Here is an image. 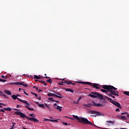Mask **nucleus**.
Masks as SVG:
<instances>
[{"mask_svg": "<svg viewBox=\"0 0 129 129\" xmlns=\"http://www.w3.org/2000/svg\"><path fill=\"white\" fill-rule=\"evenodd\" d=\"M47 82H48V83H52V81H47Z\"/></svg>", "mask_w": 129, "mask_h": 129, "instance_id": "obj_61", "label": "nucleus"}, {"mask_svg": "<svg viewBox=\"0 0 129 129\" xmlns=\"http://www.w3.org/2000/svg\"><path fill=\"white\" fill-rule=\"evenodd\" d=\"M36 104L39 106V107H41L42 108H43V109H45L46 107H45V105L44 104H40L38 102H36Z\"/></svg>", "mask_w": 129, "mask_h": 129, "instance_id": "obj_17", "label": "nucleus"}, {"mask_svg": "<svg viewBox=\"0 0 129 129\" xmlns=\"http://www.w3.org/2000/svg\"><path fill=\"white\" fill-rule=\"evenodd\" d=\"M47 108L49 109V111H52V110H53L51 107L48 106L47 107Z\"/></svg>", "mask_w": 129, "mask_h": 129, "instance_id": "obj_34", "label": "nucleus"}, {"mask_svg": "<svg viewBox=\"0 0 129 129\" xmlns=\"http://www.w3.org/2000/svg\"><path fill=\"white\" fill-rule=\"evenodd\" d=\"M23 129H27V128H26L25 127H23Z\"/></svg>", "mask_w": 129, "mask_h": 129, "instance_id": "obj_64", "label": "nucleus"}, {"mask_svg": "<svg viewBox=\"0 0 129 129\" xmlns=\"http://www.w3.org/2000/svg\"><path fill=\"white\" fill-rule=\"evenodd\" d=\"M44 120H46V121H48V120L49 121H50V120H52V119H47L46 118H44Z\"/></svg>", "mask_w": 129, "mask_h": 129, "instance_id": "obj_43", "label": "nucleus"}, {"mask_svg": "<svg viewBox=\"0 0 129 129\" xmlns=\"http://www.w3.org/2000/svg\"><path fill=\"white\" fill-rule=\"evenodd\" d=\"M59 85H70V84H73V85H75V83H73L72 82L70 81H64V82H59V83H58Z\"/></svg>", "mask_w": 129, "mask_h": 129, "instance_id": "obj_3", "label": "nucleus"}, {"mask_svg": "<svg viewBox=\"0 0 129 129\" xmlns=\"http://www.w3.org/2000/svg\"><path fill=\"white\" fill-rule=\"evenodd\" d=\"M75 103H76L77 104H78L79 103V101H77V102H75Z\"/></svg>", "mask_w": 129, "mask_h": 129, "instance_id": "obj_57", "label": "nucleus"}, {"mask_svg": "<svg viewBox=\"0 0 129 129\" xmlns=\"http://www.w3.org/2000/svg\"><path fill=\"white\" fill-rule=\"evenodd\" d=\"M5 109H1V110H0V111H1L2 112H5Z\"/></svg>", "mask_w": 129, "mask_h": 129, "instance_id": "obj_45", "label": "nucleus"}, {"mask_svg": "<svg viewBox=\"0 0 129 129\" xmlns=\"http://www.w3.org/2000/svg\"><path fill=\"white\" fill-rule=\"evenodd\" d=\"M53 92L54 93H55V94H56L57 95H58V94H60V93H57V92L54 91Z\"/></svg>", "mask_w": 129, "mask_h": 129, "instance_id": "obj_46", "label": "nucleus"}, {"mask_svg": "<svg viewBox=\"0 0 129 129\" xmlns=\"http://www.w3.org/2000/svg\"><path fill=\"white\" fill-rule=\"evenodd\" d=\"M24 94H26V95H29L27 93H26L25 91L24 92Z\"/></svg>", "mask_w": 129, "mask_h": 129, "instance_id": "obj_59", "label": "nucleus"}, {"mask_svg": "<svg viewBox=\"0 0 129 129\" xmlns=\"http://www.w3.org/2000/svg\"><path fill=\"white\" fill-rule=\"evenodd\" d=\"M64 117H66L67 118H70V117L68 116H65Z\"/></svg>", "mask_w": 129, "mask_h": 129, "instance_id": "obj_55", "label": "nucleus"}, {"mask_svg": "<svg viewBox=\"0 0 129 129\" xmlns=\"http://www.w3.org/2000/svg\"><path fill=\"white\" fill-rule=\"evenodd\" d=\"M14 128H15V127H13L12 126V127L10 128V129H14Z\"/></svg>", "mask_w": 129, "mask_h": 129, "instance_id": "obj_62", "label": "nucleus"}, {"mask_svg": "<svg viewBox=\"0 0 129 129\" xmlns=\"http://www.w3.org/2000/svg\"><path fill=\"white\" fill-rule=\"evenodd\" d=\"M69 119H72V120H74V118H72V117H70Z\"/></svg>", "mask_w": 129, "mask_h": 129, "instance_id": "obj_48", "label": "nucleus"}, {"mask_svg": "<svg viewBox=\"0 0 129 129\" xmlns=\"http://www.w3.org/2000/svg\"><path fill=\"white\" fill-rule=\"evenodd\" d=\"M15 114H16V115H20V117H21L22 118H24L25 117V118H27V119H28V120H31V121H33V122H39V120H38L37 119L33 117H29L26 116L25 113L22 112L16 111L15 112Z\"/></svg>", "mask_w": 129, "mask_h": 129, "instance_id": "obj_2", "label": "nucleus"}, {"mask_svg": "<svg viewBox=\"0 0 129 129\" xmlns=\"http://www.w3.org/2000/svg\"><path fill=\"white\" fill-rule=\"evenodd\" d=\"M12 127H15V125H16V122H12Z\"/></svg>", "mask_w": 129, "mask_h": 129, "instance_id": "obj_41", "label": "nucleus"}, {"mask_svg": "<svg viewBox=\"0 0 129 129\" xmlns=\"http://www.w3.org/2000/svg\"><path fill=\"white\" fill-rule=\"evenodd\" d=\"M39 82H41V83L44 84L45 86L47 85V83H45V81H39Z\"/></svg>", "mask_w": 129, "mask_h": 129, "instance_id": "obj_33", "label": "nucleus"}, {"mask_svg": "<svg viewBox=\"0 0 129 129\" xmlns=\"http://www.w3.org/2000/svg\"><path fill=\"white\" fill-rule=\"evenodd\" d=\"M3 105H4V106H6V104L3 103H0V107H3Z\"/></svg>", "mask_w": 129, "mask_h": 129, "instance_id": "obj_36", "label": "nucleus"}, {"mask_svg": "<svg viewBox=\"0 0 129 129\" xmlns=\"http://www.w3.org/2000/svg\"><path fill=\"white\" fill-rule=\"evenodd\" d=\"M101 87L103 88V89H106V90L109 91V90H110L109 87H110V86H108V85H102V86H101Z\"/></svg>", "mask_w": 129, "mask_h": 129, "instance_id": "obj_16", "label": "nucleus"}, {"mask_svg": "<svg viewBox=\"0 0 129 129\" xmlns=\"http://www.w3.org/2000/svg\"><path fill=\"white\" fill-rule=\"evenodd\" d=\"M0 81H7V80L0 79Z\"/></svg>", "mask_w": 129, "mask_h": 129, "instance_id": "obj_49", "label": "nucleus"}, {"mask_svg": "<svg viewBox=\"0 0 129 129\" xmlns=\"http://www.w3.org/2000/svg\"><path fill=\"white\" fill-rule=\"evenodd\" d=\"M54 102H57V103H59V101L55 100L53 101Z\"/></svg>", "mask_w": 129, "mask_h": 129, "instance_id": "obj_52", "label": "nucleus"}, {"mask_svg": "<svg viewBox=\"0 0 129 129\" xmlns=\"http://www.w3.org/2000/svg\"><path fill=\"white\" fill-rule=\"evenodd\" d=\"M40 75H39L38 76L37 75H34L33 76H28V77H29V79H41V77H40Z\"/></svg>", "mask_w": 129, "mask_h": 129, "instance_id": "obj_12", "label": "nucleus"}, {"mask_svg": "<svg viewBox=\"0 0 129 129\" xmlns=\"http://www.w3.org/2000/svg\"><path fill=\"white\" fill-rule=\"evenodd\" d=\"M116 111H119V108H117L115 110Z\"/></svg>", "mask_w": 129, "mask_h": 129, "instance_id": "obj_53", "label": "nucleus"}, {"mask_svg": "<svg viewBox=\"0 0 129 129\" xmlns=\"http://www.w3.org/2000/svg\"><path fill=\"white\" fill-rule=\"evenodd\" d=\"M62 124H64V125H68V123H67V122H63Z\"/></svg>", "mask_w": 129, "mask_h": 129, "instance_id": "obj_42", "label": "nucleus"}, {"mask_svg": "<svg viewBox=\"0 0 129 129\" xmlns=\"http://www.w3.org/2000/svg\"><path fill=\"white\" fill-rule=\"evenodd\" d=\"M126 115H127V117H128V118H129V114L128 113H127Z\"/></svg>", "mask_w": 129, "mask_h": 129, "instance_id": "obj_58", "label": "nucleus"}, {"mask_svg": "<svg viewBox=\"0 0 129 129\" xmlns=\"http://www.w3.org/2000/svg\"><path fill=\"white\" fill-rule=\"evenodd\" d=\"M8 76H2V78H3V79H8Z\"/></svg>", "mask_w": 129, "mask_h": 129, "instance_id": "obj_28", "label": "nucleus"}, {"mask_svg": "<svg viewBox=\"0 0 129 129\" xmlns=\"http://www.w3.org/2000/svg\"><path fill=\"white\" fill-rule=\"evenodd\" d=\"M0 94H1V95H2V96H4L5 97V98L9 99V97H8V96H7V95L4 94V93L2 91H0Z\"/></svg>", "mask_w": 129, "mask_h": 129, "instance_id": "obj_20", "label": "nucleus"}, {"mask_svg": "<svg viewBox=\"0 0 129 129\" xmlns=\"http://www.w3.org/2000/svg\"><path fill=\"white\" fill-rule=\"evenodd\" d=\"M6 76H8V78H11V77H12V75H9V74H8V75H7Z\"/></svg>", "mask_w": 129, "mask_h": 129, "instance_id": "obj_40", "label": "nucleus"}, {"mask_svg": "<svg viewBox=\"0 0 129 129\" xmlns=\"http://www.w3.org/2000/svg\"><path fill=\"white\" fill-rule=\"evenodd\" d=\"M109 88H110V90H114L115 91H116V90L117 89V88L110 85Z\"/></svg>", "mask_w": 129, "mask_h": 129, "instance_id": "obj_21", "label": "nucleus"}, {"mask_svg": "<svg viewBox=\"0 0 129 129\" xmlns=\"http://www.w3.org/2000/svg\"><path fill=\"white\" fill-rule=\"evenodd\" d=\"M101 91L102 92H104L105 93H107L108 92V90H104V89H101Z\"/></svg>", "mask_w": 129, "mask_h": 129, "instance_id": "obj_27", "label": "nucleus"}, {"mask_svg": "<svg viewBox=\"0 0 129 129\" xmlns=\"http://www.w3.org/2000/svg\"><path fill=\"white\" fill-rule=\"evenodd\" d=\"M4 110H6L7 111H12V108L8 107V108H4Z\"/></svg>", "mask_w": 129, "mask_h": 129, "instance_id": "obj_23", "label": "nucleus"}, {"mask_svg": "<svg viewBox=\"0 0 129 129\" xmlns=\"http://www.w3.org/2000/svg\"><path fill=\"white\" fill-rule=\"evenodd\" d=\"M45 106H46L47 108H48V107H49V105H48V104H47V103H46V104H45Z\"/></svg>", "mask_w": 129, "mask_h": 129, "instance_id": "obj_51", "label": "nucleus"}, {"mask_svg": "<svg viewBox=\"0 0 129 129\" xmlns=\"http://www.w3.org/2000/svg\"><path fill=\"white\" fill-rule=\"evenodd\" d=\"M53 106L55 109H57V110H59V111H62V107L57 105V104L54 103Z\"/></svg>", "mask_w": 129, "mask_h": 129, "instance_id": "obj_11", "label": "nucleus"}, {"mask_svg": "<svg viewBox=\"0 0 129 129\" xmlns=\"http://www.w3.org/2000/svg\"><path fill=\"white\" fill-rule=\"evenodd\" d=\"M93 104L92 105V106H97V104L95 103V102H94V101L93 102Z\"/></svg>", "mask_w": 129, "mask_h": 129, "instance_id": "obj_37", "label": "nucleus"}, {"mask_svg": "<svg viewBox=\"0 0 129 129\" xmlns=\"http://www.w3.org/2000/svg\"><path fill=\"white\" fill-rule=\"evenodd\" d=\"M73 116L74 118H75V119H77V120L79 121V122H81V123H83V124H89L90 125H94V126H96V127H98V128H103L99 127L98 126H97L96 125L93 124L92 122H91L90 121L88 120L87 118H84V117H81L80 118L78 117V116L73 115Z\"/></svg>", "mask_w": 129, "mask_h": 129, "instance_id": "obj_1", "label": "nucleus"}, {"mask_svg": "<svg viewBox=\"0 0 129 129\" xmlns=\"http://www.w3.org/2000/svg\"><path fill=\"white\" fill-rule=\"evenodd\" d=\"M66 91H68L69 92H71L72 93H74V90L69 89V88H67L66 89Z\"/></svg>", "mask_w": 129, "mask_h": 129, "instance_id": "obj_22", "label": "nucleus"}, {"mask_svg": "<svg viewBox=\"0 0 129 129\" xmlns=\"http://www.w3.org/2000/svg\"><path fill=\"white\" fill-rule=\"evenodd\" d=\"M17 96V97H18V96H20L19 94H17V95H16Z\"/></svg>", "mask_w": 129, "mask_h": 129, "instance_id": "obj_63", "label": "nucleus"}, {"mask_svg": "<svg viewBox=\"0 0 129 129\" xmlns=\"http://www.w3.org/2000/svg\"><path fill=\"white\" fill-rule=\"evenodd\" d=\"M81 100V97H80L78 100V101H80Z\"/></svg>", "mask_w": 129, "mask_h": 129, "instance_id": "obj_50", "label": "nucleus"}, {"mask_svg": "<svg viewBox=\"0 0 129 129\" xmlns=\"http://www.w3.org/2000/svg\"><path fill=\"white\" fill-rule=\"evenodd\" d=\"M98 93H97L91 92L90 94L88 95V96H90V97H92V98H96L97 96H98Z\"/></svg>", "mask_w": 129, "mask_h": 129, "instance_id": "obj_9", "label": "nucleus"}, {"mask_svg": "<svg viewBox=\"0 0 129 129\" xmlns=\"http://www.w3.org/2000/svg\"><path fill=\"white\" fill-rule=\"evenodd\" d=\"M109 92L111 93L112 95H114V96H115V95H116V93L115 91L110 90H109Z\"/></svg>", "mask_w": 129, "mask_h": 129, "instance_id": "obj_19", "label": "nucleus"}, {"mask_svg": "<svg viewBox=\"0 0 129 129\" xmlns=\"http://www.w3.org/2000/svg\"><path fill=\"white\" fill-rule=\"evenodd\" d=\"M108 95H109V96H111H111H112V95L111 93L109 94Z\"/></svg>", "mask_w": 129, "mask_h": 129, "instance_id": "obj_54", "label": "nucleus"}, {"mask_svg": "<svg viewBox=\"0 0 129 129\" xmlns=\"http://www.w3.org/2000/svg\"><path fill=\"white\" fill-rule=\"evenodd\" d=\"M106 122H107L106 124V125L108 126H110L111 125H114V123L115 122V121H111V120H109V121H106Z\"/></svg>", "mask_w": 129, "mask_h": 129, "instance_id": "obj_14", "label": "nucleus"}, {"mask_svg": "<svg viewBox=\"0 0 129 129\" xmlns=\"http://www.w3.org/2000/svg\"><path fill=\"white\" fill-rule=\"evenodd\" d=\"M23 103H25V104H26L25 105V107H27L29 110H30L31 111H34V108H30V104L28 103L27 101H22Z\"/></svg>", "mask_w": 129, "mask_h": 129, "instance_id": "obj_4", "label": "nucleus"}, {"mask_svg": "<svg viewBox=\"0 0 129 129\" xmlns=\"http://www.w3.org/2000/svg\"><path fill=\"white\" fill-rule=\"evenodd\" d=\"M77 83H80L81 84H84V85H90L91 86L92 85V83L88 82H82V81H76Z\"/></svg>", "mask_w": 129, "mask_h": 129, "instance_id": "obj_8", "label": "nucleus"}, {"mask_svg": "<svg viewBox=\"0 0 129 129\" xmlns=\"http://www.w3.org/2000/svg\"><path fill=\"white\" fill-rule=\"evenodd\" d=\"M97 97H99V98H101V99H102V98H103V96L98 93Z\"/></svg>", "mask_w": 129, "mask_h": 129, "instance_id": "obj_29", "label": "nucleus"}, {"mask_svg": "<svg viewBox=\"0 0 129 129\" xmlns=\"http://www.w3.org/2000/svg\"><path fill=\"white\" fill-rule=\"evenodd\" d=\"M32 94H33V95H35V97H38V94L31 92Z\"/></svg>", "mask_w": 129, "mask_h": 129, "instance_id": "obj_38", "label": "nucleus"}, {"mask_svg": "<svg viewBox=\"0 0 129 129\" xmlns=\"http://www.w3.org/2000/svg\"><path fill=\"white\" fill-rule=\"evenodd\" d=\"M4 92L6 94H7V95H12V92L9 90H4Z\"/></svg>", "mask_w": 129, "mask_h": 129, "instance_id": "obj_18", "label": "nucleus"}, {"mask_svg": "<svg viewBox=\"0 0 129 129\" xmlns=\"http://www.w3.org/2000/svg\"><path fill=\"white\" fill-rule=\"evenodd\" d=\"M121 119H124V120H127V118L124 116H121Z\"/></svg>", "mask_w": 129, "mask_h": 129, "instance_id": "obj_26", "label": "nucleus"}, {"mask_svg": "<svg viewBox=\"0 0 129 129\" xmlns=\"http://www.w3.org/2000/svg\"><path fill=\"white\" fill-rule=\"evenodd\" d=\"M97 106H102V104H101V103H98L97 104Z\"/></svg>", "mask_w": 129, "mask_h": 129, "instance_id": "obj_39", "label": "nucleus"}, {"mask_svg": "<svg viewBox=\"0 0 129 129\" xmlns=\"http://www.w3.org/2000/svg\"><path fill=\"white\" fill-rule=\"evenodd\" d=\"M121 114L122 115H123V114L126 115V114H127V113H126V112H122V113H121Z\"/></svg>", "mask_w": 129, "mask_h": 129, "instance_id": "obj_44", "label": "nucleus"}, {"mask_svg": "<svg viewBox=\"0 0 129 129\" xmlns=\"http://www.w3.org/2000/svg\"><path fill=\"white\" fill-rule=\"evenodd\" d=\"M106 98H107V100H108V101H109L110 102H112V101H113V100H112V99L109 98V97H106L105 96Z\"/></svg>", "mask_w": 129, "mask_h": 129, "instance_id": "obj_24", "label": "nucleus"}, {"mask_svg": "<svg viewBox=\"0 0 129 129\" xmlns=\"http://www.w3.org/2000/svg\"><path fill=\"white\" fill-rule=\"evenodd\" d=\"M50 121H51L52 122H58V121L57 120H54V119H51L49 120Z\"/></svg>", "mask_w": 129, "mask_h": 129, "instance_id": "obj_32", "label": "nucleus"}, {"mask_svg": "<svg viewBox=\"0 0 129 129\" xmlns=\"http://www.w3.org/2000/svg\"><path fill=\"white\" fill-rule=\"evenodd\" d=\"M85 106H86V107H89V108H90V107H91V106H92V104H85L84 105Z\"/></svg>", "mask_w": 129, "mask_h": 129, "instance_id": "obj_25", "label": "nucleus"}, {"mask_svg": "<svg viewBox=\"0 0 129 129\" xmlns=\"http://www.w3.org/2000/svg\"><path fill=\"white\" fill-rule=\"evenodd\" d=\"M30 116H32L33 117V118H34V117H36V115H35V114L32 113V114H30L29 115Z\"/></svg>", "mask_w": 129, "mask_h": 129, "instance_id": "obj_31", "label": "nucleus"}, {"mask_svg": "<svg viewBox=\"0 0 129 129\" xmlns=\"http://www.w3.org/2000/svg\"><path fill=\"white\" fill-rule=\"evenodd\" d=\"M37 99H38V100H41V97H38L36 98Z\"/></svg>", "mask_w": 129, "mask_h": 129, "instance_id": "obj_47", "label": "nucleus"}, {"mask_svg": "<svg viewBox=\"0 0 129 129\" xmlns=\"http://www.w3.org/2000/svg\"><path fill=\"white\" fill-rule=\"evenodd\" d=\"M19 107H20V105H17V108H19Z\"/></svg>", "mask_w": 129, "mask_h": 129, "instance_id": "obj_60", "label": "nucleus"}, {"mask_svg": "<svg viewBox=\"0 0 129 129\" xmlns=\"http://www.w3.org/2000/svg\"><path fill=\"white\" fill-rule=\"evenodd\" d=\"M111 97H112V98H114V99L115 98V96H113V95H112V96H111Z\"/></svg>", "mask_w": 129, "mask_h": 129, "instance_id": "obj_56", "label": "nucleus"}, {"mask_svg": "<svg viewBox=\"0 0 129 129\" xmlns=\"http://www.w3.org/2000/svg\"><path fill=\"white\" fill-rule=\"evenodd\" d=\"M123 94H125L127 96H129V92L125 91L123 92Z\"/></svg>", "mask_w": 129, "mask_h": 129, "instance_id": "obj_30", "label": "nucleus"}, {"mask_svg": "<svg viewBox=\"0 0 129 129\" xmlns=\"http://www.w3.org/2000/svg\"><path fill=\"white\" fill-rule=\"evenodd\" d=\"M12 98H13V99H14V100H16V99H17L19 101H20V102H23V101H25V100H22L18 97H17V96L15 95H12L11 96Z\"/></svg>", "mask_w": 129, "mask_h": 129, "instance_id": "obj_10", "label": "nucleus"}, {"mask_svg": "<svg viewBox=\"0 0 129 129\" xmlns=\"http://www.w3.org/2000/svg\"><path fill=\"white\" fill-rule=\"evenodd\" d=\"M48 100H50L51 101H55V100H54V99H53L52 97H51V98H48Z\"/></svg>", "mask_w": 129, "mask_h": 129, "instance_id": "obj_35", "label": "nucleus"}, {"mask_svg": "<svg viewBox=\"0 0 129 129\" xmlns=\"http://www.w3.org/2000/svg\"><path fill=\"white\" fill-rule=\"evenodd\" d=\"M47 95L48 96H52L53 97H57V98H62V95L60 94H58V95H60V96H58L57 95L55 94H53L52 93H49Z\"/></svg>", "mask_w": 129, "mask_h": 129, "instance_id": "obj_6", "label": "nucleus"}, {"mask_svg": "<svg viewBox=\"0 0 129 129\" xmlns=\"http://www.w3.org/2000/svg\"><path fill=\"white\" fill-rule=\"evenodd\" d=\"M90 113L91 114H96V115H95V116H96L97 115H100V112H97V111H94V110H91V111H90Z\"/></svg>", "mask_w": 129, "mask_h": 129, "instance_id": "obj_13", "label": "nucleus"}, {"mask_svg": "<svg viewBox=\"0 0 129 129\" xmlns=\"http://www.w3.org/2000/svg\"><path fill=\"white\" fill-rule=\"evenodd\" d=\"M91 86H92L94 88H96V89H100V88H101V85L96 83H92Z\"/></svg>", "mask_w": 129, "mask_h": 129, "instance_id": "obj_7", "label": "nucleus"}, {"mask_svg": "<svg viewBox=\"0 0 129 129\" xmlns=\"http://www.w3.org/2000/svg\"><path fill=\"white\" fill-rule=\"evenodd\" d=\"M111 103L114 104V105H115V106H117V107H119L120 108H121V107H120V104L119 103H117L116 101H112L111 102Z\"/></svg>", "mask_w": 129, "mask_h": 129, "instance_id": "obj_15", "label": "nucleus"}, {"mask_svg": "<svg viewBox=\"0 0 129 129\" xmlns=\"http://www.w3.org/2000/svg\"><path fill=\"white\" fill-rule=\"evenodd\" d=\"M24 82H22V83H17V82H15V83H9V84H12L13 85H23V86H24V87H28V85L27 84H24Z\"/></svg>", "mask_w": 129, "mask_h": 129, "instance_id": "obj_5", "label": "nucleus"}]
</instances>
